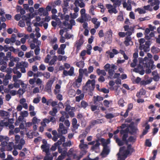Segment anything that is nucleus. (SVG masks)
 <instances>
[{"label":"nucleus","mask_w":160,"mask_h":160,"mask_svg":"<svg viewBox=\"0 0 160 160\" xmlns=\"http://www.w3.org/2000/svg\"><path fill=\"white\" fill-rule=\"evenodd\" d=\"M70 23H69L67 21H64L63 22V25L67 28L68 29H71L72 28V26L75 25V22L74 20H71L70 21Z\"/></svg>","instance_id":"14"},{"label":"nucleus","mask_w":160,"mask_h":160,"mask_svg":"<svg viewBox=\"0 0 160 160\" xmlns=\"http://www.w3.org/2000/svg\"><path fill=\"white\" fill-rule=\"evenodd\" d=\"M14 147V143L12 142H9L7 146V150L8 151H11Z\"/></svg>","instance_id":"41"},{"label":"nucleus","mask_w":160,"mask_h":160,"mask_svg":"<svg viewBox=\"0 0 160 160\" xmlns=\"http://www.w3.org/2000/svg\"><path fill=\"white\" fill-rule=\"evenodd\" d=\"M16 66H19L20 67H24V68H27L28 67V62H22L19 63H17Z\"/></svg>","instance_id":"22"},{"label":"nucleus","mask_w":160,"mask_h":160,"mask_svg":"<svg viewBox=\"0 0 160 160\" xmlns=\"http://www.w3.org/2000/svg\"><path fill=\"white\" fill-rule=\"evenodd\" d=\"M138 62L137 59L134 58L132 62L130 64V66L132 68H134L136 66Z\"/></svg>","instance_id":"55"},{"label":"nucleus","mask_w":160,"mask_h":160,"mask_svg":"<svg viewBox=\"0 0 160 160\" xmlns=\"http://www.w3.org/2000/svg\"><path fill=\"white\" fill-rule=\"evenodd\" d=\"M50 122L49 120L47 118H44L43 119L42 121L41 122V125L42 126L46 127V124H48Z\"/></svg>","instance_id":"44"},{"label":"nucleus","mask_w":160,"mask_h":160,"mask_svg":"<svg viewBox=\"0 0 160 160\" xmlns=\"http://www.w3.org/2000/svg\"><path fill=\"white\" fill-rule=\"evenodd\" d=\"M65 137L64 136L61 137L59 140L57 142L55 143L52 146L51 148V150L52 151H55L58 146L61 145L62 142H65Z\"/></svg>","instance_id":"7"},{"label":"nucleus","mask_w":160,"mask_h":160,"mask_svg":"<svg viewBox=\"0 0 160 160\" xmlns=\"http://www.w3.org/2000/svg\"><path fill=\"white\" fill-rule=\"evenodd\" d=\"M34 16H33V14L31 15V13L28 14L27 15H23L22 17V20L26 21V23L27 25H31L30 19L32 18Z\"/></svg>","instance_id":"10"},{"label":"nucleus","mask_w":160,"mask_h":160,"mask_svg":"<svg viewBox=\"0 0 160 160\" xmlns=\"http://www.w3.org/2000/svg\"><path fill=\"white\" fill-rule=\"evenodd\" d=\"M112 52H111L109 51L106 52V53L109 56L110 58H112L114 57L115 55L118 54L119 52L117 50L115 49H113L112 50Z\"/></svg>","instance_id":"19"},{"label":"nucleus","mask_w":160,"mask_h":160,"mask_svg":"<svg viewBox=\"0 0 160 160\" xmlns=\"http://www.w3.org/2000/svg\"><path fill=\"white\" fill-rule=\"evenodd\" d=\"M87 53L88 55H90L91 53V50L92 49V47L91 45H88L87 47Z\"/></svg>","instance_id":"56"},{"label":"nucleus","mask_w":160,"mask_h":160,"mask_svg":"<svg viewBox=\"0 0 160 160\" xmlns=\"http://www.w3.org/2000/svg\"><path fill=\"white\" fill-rule=\"evenodd\" d=\"M41 148L43 152L47 153L49 151L50 146L49 145H42L41 146Z\"/></svg>","instance_id":"25"},{"label":"nucleus","mask_w":160,"mask_h":160,"mask_svg":"<svg viewBox=\"0 0 160 160\" xmlns=\"http://www.w3.org/2000/svg\"><path fill=\"white\" fill-rule=\"evenodd\" d=\"M151 51L152 53L156 54L160 52V49L159 48L153 46L151 48Z\"/></svg>","instance_id":"38"},{"label":"nucleus","mask_w":160,"mask_h":160,"mask_svg":"<svg viewBox=\"0 0 160 160\" xmlns=\"http://www.w3.org/2000/svg\"><path fill=\"white\" fill-rule=\"evenodd\" d=\"M35 82L37 85L39 86V88L41 90L43 89L44 86L42 85V81L41 79L39 78H38L35 80Z\"/></svg>","instance_id":"23"},{"label":"nucleus","mask_w":160,"mask_h":160,"mask_svg":"<svg viewBox=\"0 0 160 160\" xmlns=\"http://www.w3.org/2000/svg\"><path fill=\"white\" fill-rule=\"evenodd\" d=\"M81 18L84 19L85 21L90 20V16L88 14L85 13L82 15H81Z\"/></svg>","instance_id":"34"},{"label":"nucleus","mask_w":160,"mask_h":160,"mask_svg":"<svg viewBox=\"0 0 160 160\" xmlns=\"http://www.w3.org/2000/svg\"><path fill=\"white\" fill-rule=\"evenodd\" d=\"M67 154V152L66 151H64L62 152L61 155L59 156L56 160H62L65 158Z\"/></svg>","instance_id":"31"},{"label":"nucleus","mask_w":160,"mask_h":160,"mask_svg":"<svg viewBox=\"0 0 160 160\" xmlns=\"http://www.w3.org/2000/svg\"><path fill=\"white\" fill-rule=\"evenodd\" d=\"M0 115L1 117H3L5 119L8 118L10 116L9 112L4 111H0Z\"/></svg>","instance_id":"27"},{"label":"nucleus","mask_w":160,"mask_h":160,"mask_svg":"<svg viewBox=\"0 0 160 160\" xmlns=\"http://www.w3.org/2000/svg\"><path fill=\"white\" fill-rule=\"evenodd\" d=\"M17 70L14 68L13 70L14 73L16 74V75H14L13 76V80L15 82H17L18 79L21 78L22 75L21 73L19 71H18Z\"/></svg>","instance_id":"11"},{"label":"nucleus","mask_w":160,"mask_h":160,"mask_svg":"<svg viewBox=\"0 0 160 160\" xmlns=\"http://www.w3.org/2000/svg\"><path fill=\"white\" fill-rule=\"evenodd\" d=\"M94 104H96L97 102L98 101L99 102L103 100V98L102 97L99 96H97L96 97L94 96Z\"/></svg>","instance_id":"45"},{"label":"nucleus","mask_w":160,"mask_h":160,"mask_svg":"<svg viewBox=\"0 0 160 160\" xmlns=\"http://www.w3.org/2000/svg\"><path fill=\"white\" fill-rule=\"evenodd\" d=\"M135 12L138 11L140 14H144L146 13L145 10L144 9L138 8L135 10Z\"/></svg>","instance_id":"54"},{"label":"nucleus","mask_w":160,"mask_h":160,"mask_svg":"<svg viewBox=\"0 0 160 160\" xmlns=\"http://www.w3.org/2000/svg\"><path fill=\"white\" fill-rule=\"evenodd\" d=\"M146 93V91L143 89H141L139 92H138L136 94L137 97L138 98H140L142 95H145Z\"/></svg>","instance_id":"33"},{"label":"nucleus","mask_w":160,"mask_h":160,"mask_svg":"<svg viewBox=\"0 0 160 160\" xmlns=\"http://www.w3.org/2000/svg\"><path fill=\"white\" fill-rule=\"evenodd\" d=\"M96 72L99 75H102L103 76H105L106 74V72L104 70H101L99 69H97Z\"/></svg>","instance_id":"43"},{"label":"nucleus","mask_w":160,"mask_h":160,"mask_svg":"<svg viewBox=\"0 0 160 160\" xmlns=\"http://www.w3.org/2000/svg\"><path fill=\"white\" fill-rule=\"evenodd\" d=\"M129 129L128 128H126L125 129H122L120 131V133L123 135L122 138V140L125 141V143H126L127 138L128 137V133L129 132Z\"/></svg>","instance_id":"8"},{"label":"nucleus","mask_w":160,"mask_h":160,"mask_svg":"<svg viewBox=\"0 0 160 160\" xmlns=\"http://www.w3.org/2000/svg\"><path fill=\"white\" fill-rule=\"evenodd\" d=\"M125 141H123L122 139V140L120 139H118L116 142L118 145L119 146H122L124 145Z\"/></svg>","instance_id":"61"},{"label":"nucleus","mask_w":160,"mask_h":160,"mask_svg":"<svg viewBox=\"0 0 160 160\" xmlns=\"http://www.w3.org/2000/svg\"><path fill=\"white\" fill-rule=\"evenodd\" d=\"M124 30L126 31V35L128 36H131L133 32L134 28L128 25H125L124 27Z\"/></svg>","instance_id":"12"},{"label":"nucleus","mask_w":160,"mask_h":160,"mask_svg":"<svg viewBox=\"0 0 160 160\" xmlns=\"http://www.w3.org/2000/svg\"><path fill=\"white\" fill-rule=\"evenodd\" d=\"M40 121V119H38L35 116L32 118V122L33 124H38Z\"/></svg>","instance_id":"51"},{"label":"nucleus","mask_w":160,"mask_h":160,"mask_svg":"<svg viewBox=\"0 0 160 160\" xmlns=\"http://www.w3.org/2000/svg\"><path fill=\"white\" fill-rule=\"evenodd\" d=\"M41 97L38 95H37V97L34 98L32 101L33 103L38 104L39 103L41 99Z\"/></svg>","instance_id":"46"},{"label":"nucleus","mask_w":160,"mask_h":160,"mask_svg":"<svg viewBox=\"0 0 160 160\" xmlns=\"http://www.w3.org/2000/svg\"><path fill=\"white\" fill-rule=\"evenodd\" d=\"M124 44L126 46H128L129 45H133V42L131 40V38L130 37H127L125 38V40L124 42Z\"/></svg>","instance_id":"21"},{"label":"nucleus","mask_w":160,"mask_h":160,"mask_svg":"<svg viewBox=\"0 0 160 160\" xmlns=\"http://www.w3.org/2000/svg\"><path fill=\"white\" fill-rule=\"evenodd\" d=\"M100 141L102 143L103 147H108L107 145L110 143V140L109 139H108L106 140L104 138H101L100 140Z\"/></svg>","instance_id":"26"},{"label":"nucleus","mask_w":160,"mask_h":160,"mask_svg":"<svg viewBox=\"0 0 160 160\" xmlns=\"http://www.w3.org/2000/svg\"><path fill=\"white\" fill-rule=\"evenodd\" d=\"M39 14L40 16H48V13L43 8H39L38 10Z\"/></svg>","instance_id":"18"},{"label":"nucleus","mask_w":160,"mask_h":160,"mask_svg":"<svg viewBox=\"0 0 160 160\" xmlns=\"http://www.w3.org/2000/svg\"><path fill=\"white\" fill-rule=\"evenodd\" d=\"M67 128H65L63 124L62 123H60L59 128L58 129L59 133L61 134H64L67 133Z\"/></svg>","instance_id":"9"},{"label":"nucleus","mask_w":160,"mask_h":160,"mask_svg":"<svg viewBox=\"0 0 160 160\" xmlns=\"http://www.w3.org/2000/svg\"><path fill=\"white\" fill-rule=\"evenodd\" d=\"M77 121L76 118H73L72 120V125L73 128L75 129L78 128L79 125L77 124Z\"/></svg>","instance_id":"30"},{"label":"nucleus","mask_w":160,"mask_h":160,"mask_svg":"<svg viewBox=\"0 0 160 160\" xmlns=\"http://www.w3.org/2000/svg\"><path fill=\"white\" fill-rule=\"evenodd\" d=\"M60 85L58 84H57L55 87V88L54 90V93L56 94L59 93L60 91Z\"/></svg>","instance_id":"37"},{"label":"nucleus","mask_w":160,"mask_h":160,"mask_svg":"<svg viewBox=\"0 0 160 160\" xmlns=\"http://www.w3.org/2000/svg\"><path fill=\"white\" fill-rule=\"evenodd\" d=\"M15 69H21V71L22 73H25L26 72V70L25 69V68H24V67L22 68V67H20L19 66H16L14 68Z\"/></svg>","instance_id":"59"},{"label":"nucleus","mask_w":160,"mask_h":160,"mask_svg":"<svg viewBox=\"0 0 160 160\" xmlns=\"http://www.w3.org/2000/svg\"><path fill=\"white\" fill-rule=\"evenodd\" d=\"M57 59V56H54L53 57L52 59L51 60V61L49 62V65H52L54 64L56 62Z\"/></svg>","instance_id":"50"},{"label":"nucleus","mask_w":160,"mask_h":160,"mask_svg":"<svg viewBox=\"0 0 160 160\" xmlns=\"http://www.w3.org/2000/svg\"><path fill=\"white\" fill-rule=\"evenodd\" d=\"M140 46L139 49L142 50H143L144 52H147L150 50V45L151 42L149 41L145 42V39L143 38L140 39L139 40Z\"/></svg>","instance_id":"4"},{"label":"nucleus","mask_w":160,"mask_h":160,"mask_svg":"<svg viewBox=\"0 0 160 160\" xmlns=\"http://www.w3.org/2000/svg\"><path fill=\"white\" fill-rule=\"evenodd\" d=\"M65 105L66 107L65 110L67 112L69 111L70 109H71V110H73L75 109L74 108L71 107L70 105H68L67 102L65 103Z\"/></svg>","instance_id":"52"},{"label":"nucleus","mask_w":160,"mask_h":160,"mask_svg":"<svg viewBox=\"0 0 160 160\" xmlns=\"http://www.w3.org/2000/svg\"><path fill=\"white\" fill-rule=\"evenodd\" d=\"M148 2H151L152 6H154L156 5H159V0H148Z\"/></svg>","instance_id":"39"},{"label":"nucleus","mask_w":160,"mask_h":160,"mask_svg":"<svg viewBox=\"0 0 160 160\" xmlns=\"http://www.w3.org/2000/svg\"><path fill=\"white\" fill-rule=\"evenodd\" d=\"M58 112L57 109L56 107L53 108L52 110L49 112V114L52 116L54 117L56 116V114Z\"/></svg>","instance_id":"32"},{"label":"nucleus","mask_w":160,"mask_h":160,"mask_svg":"<svg viewBox=\"0 0 160 160\" xmlns=\"http://www.w3.org/2000/svg\"><path fill=\"white\" fill-rule=\"evenodd\" d=\"M78 152L76 150H74L73 148H71L69 150L68 153L67 152V155L69 157H71V155L73 157V158L76 159L77 160H79L81 158V156H77Z\"/></svg>","instance_id":"5"},{"label":"nucleus","mask_w":160,"mask_h":160,"mask_svg":"<svg viewBox=\"0 0 160 160\" xmlns=\"http://www.w3.org/2000/svg\"><path fill=\"white\" fill-rule=\"evenodd\" d=\"M107 8L108 9V12L110 13H116L118 12V11L116 9V8L114 7L112 5L108 4L106 6Z\"/></svg>","instance_id":"15"},{"label":"nucleus","mask_w":160,"mask_h":160,"mask_svg":"<svg viewBox=\"0 0 160 160\" xmlns=\"http://www.w3.org/2000/svg\"><path fill=\"white\" fill-rule=\"evenodd\" d=\"M116 116V115L114 113H108L105 115V117L107 119H111Z\"/></svg>","instance_id":"42"},{"label":"nucleus","mask_w":160,"mask_h":160,"mask_svg":"<svg viewBox=\"0 0 160 160\" xmlns=\"http://www.w3.org/2000/svg\"><path fill=\"white\" fill-rule=\"evenodd\" d=\"M61 3V1L60 0H57L54 2H52L51 5L53 7H55L56 6H60Z\"/></svg>","instance_id":"40"},{"label":"nucleus","mask_w":160,"mask_h":160,"mask_svg":"<svg viewBox=\"0 0 160 160\" xmlns=\"http://www.w3.org/2000/svg\"><path fill=\"white\" fill-rule=\"evenodd\" d=\"M129 128H130V130L129 132L131 134H136L138 131V129L136 127H134L132 124H130L129 126Z\"/></svg>","instance_id":"16"},{"label":"nucleus","mask_w":160,"mask_h":160,"mask_svg":"<svg viewBox=\"0 0 160 160\" xmlns=\"http://www.w3.org/2000/svg\"><path fill=\"white\" fill-rule=\"evenodd\" d=\"M9 140V138L7 136L0 135V142H2L4 140L8 141Z\"/></svg>","instance_id":"53"},{"label":"nucleus","mask_w":160,"mask_h":160,"mask_svg":"<svg viewBox=\"0 0 160 160\" xmlns=\"http://www.w3.org/2000/svg\"><path fill=\"white\" fill-rule=\"evenodd\" d=\"M92 22L94 24V28L97 29L100 25V22L98 21V19L96 18H93L91 20Z\"/></svg>","instance_id":"20"},{"label":"nucleus","mask_w":160,"mask_h":160,"mask_svg":"<svg viewBox=\"0 0 160 160\" xmlns=\"http://www.w3.org/2000/svg\"><path fill=\"white\" fill-rule=\"evenodd\" d=\"M20 114L21 115L23 118L27 117L28 115V113L27 111L21 112Z\"/></svg>","instance_id":"57"},{"label":"nucleus","mask_w":160,"mask_h":160,"mask_svg":"<svg viewBox=\"0 0 160 160\" xmlns=\"http://www.w3.org/2000/svg\"><path fill=\"white\" fill-rule=\"evenodd\" d=\"M137 137L136 136H130L127 139L126 141V144L127 145L128 144V143L129 142H131L132 143H133L135 142L136 139Z\"/></svg>","instance_id":"24"},{"label":"nucleus","mask_w":160,"mask_h":160,"mask_svg":"<svg viewBox=\"0 0 160 160\" xmlns=\"http://www.w3.org/2000/svg\"><path fill=\"white\" fill-rule=\"evenodd\" d=\"M152 81V78H150L148 80H147L142 81L140 82V84L142 85H145L147 84H150Z\"/></svg>","instance_id":"35"},{"label":"nucleus","mask_w":160,"mask_h":160,"mask_svg":"<svg viewBox=\"0 0 160 160\" xmlns=\"http://www.w3.org/2000/svg\"><path fill=\"white\" fill-rule=\"evenodd\" d=\"M88 105V103L84 101H82L81 102V107L84 108H85Z\"/></svg>","instance_id":"63"},{"label":"nucleus","mask_w":160,"mask_h":160,"mask_svg":"<svg viewBox=\"0 0 160 160\" xmlns=\"http://www.w3.org/2000/svg\"><path fill=\"white\" fill-rule=\"evenodd\" d=\"M95 81L94 79L92 80H89L86 82V85L83 87V91L84 92H91L94 88Z\"/></svg>","instance_id":"3"},{"label":"nucleus","mask_w":160,"mask_h":160,"mask_svg":"<svg viewBox=\"0 0 160 160\" xmlns=\"http://www.w3.org/2000/svg\"><path fill=\"white\" fill-rule=\"evenodd\" d=\"M69 75L70 76H72L74 73V68L73 67L70 68L69 70L68 71Z\"/></svg>","instance_id":"58"},{"label":"nucleus","mask_w":160,"mask_h":160,"mask_svg":"<svg viewBox=\"0 0 160 160\" xmlns=\"http://www.w3.org/2000/svg\"><path fill=\"white\" fill-rule=\"evenodd\" d=\"M132 1L130 0H128L127 1V3L128 4V7L127 8V10L131 11L132 10V6L131 4L132 3Z\"/></svg>","instance_id":"60"},{"label":"nucleus","mask_w":160,"mask_h":160,"mask_svg":"<svg viewBox=\"0 0 160 160\" xmlns=\"http://www.w3.org/2000/svg\"><path fill=\"white\" fill-rule=\"evenodd\" d=\"M148 57H145L144 58H139V65L137 68H135L133 69V71L139 73L141 75H143L144 73L143 67L150 68L152 69L154 67L153 64L154 62L152 59V55L149 53L147 54Z\"/></svg>","instance_id":"1"},{"label":"nucleus","mask_w":160,"mask_h":160,"mask_svg":"<svg viewBox=\"0 0 160 160\" xmlns=\"http://www.w3.org/2000/svg\"><path fill=\"white\" fill-rule=\"evenodd\" d=\"M57 53L59 54L64 55L65 54L64 50L60 47L58 49Z\"/></svg>","instance_id":"62"},{"label":"nucleus","mask_w":160,"mask_h":160,"mask_svg":"<svg viewBox=\"0 0 160 160\" xmlns=\"http://www.w3.org/2000/svg\"><path fill=\"white\" fill-rule=\"evenodd\" d=\"M80 143L79 145V147L81 150L84 151V153H86V150L88 148V145L84 143V140L82 139L80 140Z\"/></svg>","instance_id":"13"},{"label":"nucleus","mask_w":160,"mask_h":160,"mask_svg":"<svg viewBox=\"0 0 160 160\" xmlns=\"http://www.w3.org/2000/svg\"><path fill=\"white\" fill-rule=\"evenodd\" d=\"M109 152V149L108 147H103V150L101 153V155L103 157H105V155H107Z\"/></svg>","instance_id":"28"},{"label":"nucleus","mask_w":160,"mask_h":160,"mask_svg":"<svg viewBox=\"0 0 160 160\" xmlns=\"http://www.w3.org/2000/svg\"><path fill=\"white\" fill-rule=\"evenodd\" d=\"M100 145V143L98 141H96V142L95 144L91 148L93 150L97 149L99 147Z\"/></svg>","instance_id":"49"},{"label":"nucleus","mask_w":160,"mask_h":160,"mask_svg":"<svg viewBox=\"0 0 160 160\" xmlns=\"http://www.w3.org/2000/svg\"><path fill=\"white\" fill-rule=\"evenodd\" d=\"M16 41L15 37H12L11 38H7L4 41L5 43L7 44H10L11 45H13V43Z\"/></svg>","instance_id":"17"},{"label":"nucleus","mask_w":160,"mask_h":160,"mask_svg":"<svg viewBox=\"0 0 160 160\" xmlns=\"http://www.w3.org/2000/svg\"><path fill=\"white\" fill-rule=\"evenodd\" d=\"M79 75L83 77L84 74L87 75L88 74V71L87 69L80 68L79 70Z\"/></svg>","instance_id":"29"},{"label":"nucleus","mask_w":160,"mask_h":160,"mask_svg":"<svg viewBox=\"0 0 160 160\" xmlns=\"http://www.w3.org/2000/svg\"><path fill=\"white\" fill-rule=\"evenodd\" d=\"M84 94L83 93L80 94L79 96H76L75 98L76 101V102H79L81 100H82L84 97Z\"/></svg>","instance_id":"48"},{"label":"nucleus","mask_w":160,"mask_h":160,"mask_svg":"<svg viewBox=\"0 0 160 160\" xmlns=\"http://www.w3.org/2000/svg\"><path fill=\"white\" fill-rule=\"evenodd\" d=\"M1 124L2 126L8 127L11 130H13L14 128V126L13 125L10 124L8 122H3L2 123V124Z\"/></svg>","instance_id":"36"},{"label":"nucleus","mask_w":160,"mask_h":160,"mask_svg":"<svg viewBox=\"0 0 160 160\" xmlns=\"http://www.w3.org/2000/svg\"><path fill=\"white\" fill-rule=\"evenodd\" d=\"M83 36L81 35L80 36V39L77 41L75 43V46L76 47V51L78 52L80 49L81 46L83 44L84 41L83 40Z\"/></svg>","instance_id":"6"},{"label":"nucleus","mask_w":160,"mask_h":160,"mask_svg":"<svg viewBox=\"0 0 160 160\" xmlns=\"http://www.w3.org/2000/svg\"><path fill=\"white\" fill-rule=\"evenodd\" d=\"M121 4V2L119 0H117L114 3L113 6L115 8H116L117 6H119Z\"/></svg>","instance_id":"64"},{"label":"nucleus","mask_w":160,"mask_h":160,"mask_svg":"<svg viewBox=\"0 0 160 160\" xmlns=\"http://www.w3.org/2000/svg\"><path fill=\"white\" fill-rule=\"evenodd\" d=\"M132 152V149L130 145H128L127 148L125 147H121L119 149V153L117 154L118 156V160H125L128 155L130 152Z\"/></svg>","instance_id":"2"},{"label":"nucleus","mask_w":160,"mask_h":160,"mask_svg":"<svg viewBox=\"0 0 160 160\" xmlns=\"http://www.w3.org/2000/svg\"><path fill=\"white\" fill-rule=\"evenodd\" d=\"M95 9V8L94 6L92 5H91L90 7V8L89 11V12L92 15H95V13L94 12V10Z\"/></svg>","instance_id":"47"}]
</instances>
